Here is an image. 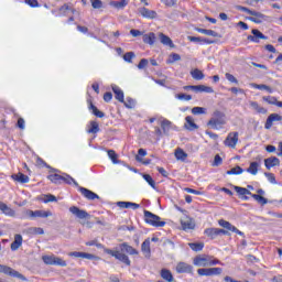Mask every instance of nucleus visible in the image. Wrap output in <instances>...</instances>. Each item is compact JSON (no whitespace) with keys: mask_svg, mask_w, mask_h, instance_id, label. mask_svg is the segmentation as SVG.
Masks as SVG:
<instances>
[{"mask_svg":"<svg viewBox=\"0 0 282 282\" xmlns=\"http://www.w3.org/2000/svg\"><path fill=\"white\" fill-rule=\"evenodd\" d=\"M193 264L197 268H208L210 265H224L219 259L215 258V256L208 254H199L196 256L193 260Z\"/></svg>","mask_w":282,"mask_h":282,"instance_id":"nucleus-1","label":"nucleus"},{"mask_svg":"<svg viewBox=\"0 0 282 282\" xmlns=\"http://www.w3.org/2000/svg\"><path fill=\"white\" fill-rule=\"evenodd\" d=\"M226 124V115L220 110H215L212 115V118L207 122V127L214 129L215 131H219L224 129Z\"/></svg>","mask_w":282,"mask_h":282,"instance_id":"nucleus-2","label":"nucleus"},{"mask_svg":"<svg viewBox=\"0 0 282 282\" xmlns=\"http://www.w3.org/2000/svg\"><path fill=\"white\" fill-rule=\"evenodd\" d=\"M144 221L145 224H149V226H153L154 228H164L166 226V221L160 220V216L149 212L144 210Z\"/></svg>","mask_w":282,"mask_h":282,"instance_id":"nucleus-3","label":"nucleus"},{"mask_svg":"<svg viewBox=\"0 0 282 282\" xmlns=\"http://www.w3.org/2000/svg\"><path fill=\"white\" fill-rule=\"evenodd\" d=\"M47 180H50V182L53 184H63L64 182L65 184H74L75 186H78V182H76V180L68 174H51L47 176Z\"/></svg>","mask_w":282,"mask_h":282,"instance_id":"nucleus-4","label":"nucleus"},{"mask_svg":"<svg viewBox=\"0 0 282 282\" xmlns=\"http://www.w3.org/2000/svg\"><path fill=\"white\" fill-rule=\"evenodd\" d=\"M159 123L161 124V129L160 127H154L155 135H158V138H162V133H164V135H169V132L173 127V122H171L169 119L164 117H161L159 119Z\"/></svg>","mask_w":282,"mask_h":282,"instance_id":"nucleus-5","label":"nucleus"},{"mask_svg":"<svg viewBox=\"0 0 282 282\" xmlns=\"http://www.w3.org/2000/svg\"><path fill=\"white\" fill-rule=\"evenodd\" d=\"M42 260L46 265H59L61 268H66L67 265V262L65 260L54 254L43 256Z\"/></svg>","mask_w":282,"mask_h":282,"instance_id":"nucleus-6","label":"nucleus"},{"mask_svg":"<svg viewBox=\"0 0 282 282\" xmlns=\"http://www.w3.org/2000/svg\"><path fill=\"white\" fill-rule=\"evenodd\" d=\"M106 254H110V257H115L118 261H121V263H126V265H131V260H129V256L118 251V250H111L106 249Z\"/></svg>","mask_w":282,"mask_h":282,"instance_id":"nucleus-7","label":"nucleus"},{"mask_svg":"<svg viewBox=\"0 0 282 282\" xmlns=\"http://www.w3.org/2000/svg\"><path fill=\"white\" fill-rule=\"evenodd\" d=\"M224 272L221 268H200L197 270L199 276H219Z\"/></svg>","mask_w":282,"mask_h":282,"instance_id":"nucleus-8","label":"nucleus"},{"mask_svg":"<svg viewBox=\"0 0 282 282\" xmlns=\"http://www.w3.org/2000/svg\"><path fill=\"white\" fill-rule=\"evenodd\" d=\"M239 142V132H229L224 141L225 147L229 149H235Z\"/></svg>","mask_w":282,"mask_h":282,"instance_id":"nucleus-9","label":"nucleus"},{"mask_svg":"<svg viewBox=\"0 0 282 282\" xmlns=\"http://www.w3.org/2000/svg\"><path fill=\"white\" fill-rule=\"evenodd\" d=\"M0 272H2V274H8L9 276H14L15 279H21L22 281H25V276H23V274L19 273L18 271L8 265L0 264Z\"/></svg>","mask_w":282,"mask_h":282,"instance_id":"nucleus-10","label":"nucleus"},{"mask_svg":"<svg viewBox=\"0 0 282 282\" xmlns=\"http://www.w3.org/2000/svg\"><path fill=\"white\" fill-rule=\"evenodd\" d=\"M185 90L192 89V91L196 93H205V94H214L215 89L210 86H205V85H197V86H184Z\"/></svg>","mask_w":282,"mask_h":282,"instance_id":"nucleus-11","label":"nucleus"},{"mask_svg":"<svg viewBox=\"0 0 282 282\" xmlns=\"http://www.w3.org/2000/svg\"><path fill=\"white\" fill-rule=\"evenodd\" d=\"M251 34L253 35H248V41H251V43H260V41H268V36H265L261 31L253 29L251 31Z\"/></svg>","mask_w":282,"mask_h":282,"instance_id":"nucleus-12","label":"nucleus"},{"mask_svg":"<svg viewBox=\"0 0 282 282\" xmlns=\"http://www.w3.org/2000/svg\"><path fill=\"white\" fill-rule=\"evenodd\" d=\"M26 215L29 217H31V219H34L36 217L46 219V217H52V212H50V210H28Z\"/></svg>","mask_w":282,"mask_h":282,"instance_id":"nucleus-13","label":"nucleus"},{"mask_svg":"<svg viewBox=\"0 0 282 282\" xmlns=\"http://www.w3.org/2000/svg\"><path fill=\"white\" fill-rule=\"evenodd\" d=\"M69 213L77 217V219H87L89 218V213H87L85 209H80L77 206L69 207Z\"/></svg>","mask_w":282,"mask_h":282,"instance_id":"nucleus-14","label":"nucleus"},{"mask_svg":"<svg viewBox=\"0 0 282 282\" xmlns=\"http://www.w3.org/2000/svg\"><path fill=\"white\" fill-rule=\"evenodd\" d=\"M177 274H191L193 272V265L186 262H178L175 268Z\"/></svg>","mask_w":282,"mask_h":282,"instance_id":"nucleus-15","label":"nucleus"},{"mask_svg":"<svg viewBox=\"0 0 282 282\" xmlns=\"http://www.w3.org/2000/svg\"><path fill=\"white\" fill-rule=\"evenodd\" d=\"M256 160L257 161L251 162L247 169V173H250V175H257V173H259V169H261V156H257Z\"/></svg>","mask_w":282,"mask_h":282,"instance_id":"nucleus-16","label":"nucleus"},{"mask_svg":"<svg viewBox=\"0 0 282 282\" xmlns=\"http://www.w3.org/2000/svg\"><path fill=\"white\" fill-rule=\"evenodd\" d=\"M282 121V116L279 113H271L264 123V129H272V126L274 122H281Z\"/></svg>","mask_w":282,"mask_h":282,"instance_id":"nucleus-17","label":"nucleus"},{"mask_svg":"<svg viewBox=\"0 0 282 282\" xmlns=\"http://www.w3.org/2000/svg\"><path fill=\"white\" fill-rule=\"evenodd\" d=\"M219 226H221V228H225L226 230H229L230 232H236V235H240L243 236V234L237 229V227H235L232 224H230L228 220H224L220 219L218 220Z\"/></svg>","mask_w":282,"mask_h":282,"instance_id":"nucleus-18","label":"nucleus"},{"mask_svg":"<svg viewBox=\"0 0 282 282\" xmlns=\"http://www.w3.org/2000/svg\"><path fill=\"white\" fill-rule=\"evenodd\" d=\"M249 21L258 24L263 23L264 21H268V15L261 12L253 11V13H251V17L249 18Z\"/></svg>","mask_w":282,"mask_h":282,"instance_id":"nucleus-19","label":"nucleus"},{"mask_svg":"<svg viewBox=\"0 0 282 282\" xmlns=\"http://www.w3.org/2000/svg\"><path fill=\"white\" fill-rule=\"evenodd\" d=\"M0 213L7 217H17V212H14V209L3 202H0Z\"/></svg>","mask_w":282,"mask_h":282,"instance_id":"nucleus-20","label":"nucleus"},{"mask_svg":"<svg viewBox=\"0 0 282 282\" xmlns=\"http://www.w3.org/2000/svg\"><path fill=\"white\" fill-rule=\"evenodd\" d=\"M139 13L143 19H158V12L154 10H149L148 8H140Z\"/></svg>","mask_w":282,"mask_h":282,"instance_id":"nucleus-21","label":"nucleus"},{"mask_svg":"<svg viewBox=\"0 0 282 282\" xmlns=\"http://www.w3.org/2000/svg\"><path fill=\"white\" fill-rule=\"evenodd\" d=\"M79 193H82V195L89 200L100 199V196H98V194L85 187H79Z\"/></svg>","mask_w":282,"mask_h":282,"instance_id":"nucleus-22","label":"nucleus"},{"mask_svg":"<svg viewBox=\"0 0 282 282\" xmlns=\"http://www.w3.org/2000/svg\"><path fill=\"white\" fill-rule=\"evenodd\" d=\"M181 226L183 230H193L195 228V221L188 216L181 219Z\"/></svg>","mask_w":282,"mask_h":282,"instance_id":"nucleus-23","label":"nucleus"},{"mask_svg":"<svg viewBox=\"0 0 282 282\" xmlns=\"http://www.w3.org/2000/svg\"><path fill=\"white\" fill-rule=\"evenodd\" d=\"M281 161L276 156H271L264 160V166L270 171V169H274V166H279Z\"/></svg>","mask_w":282,"mask_h":282,"instance_id":"nucleus-24","label":"nucleus"},{"mask_svg":"<svg viewBox=\"0 0 282 282\" xmlns=\"http://www.w3.org/2000/svg\"><path fill=\"white\" fill-rule=\"evenodd\" d=\"M22 246H23V236L17 234L14 236L13 242L11 243L12 252H17V250H19Z\"/></svg>","mask_w":282,"mask_h":282,"instance_id":"nucleus-25","label":"nucleus"},{"mask_svg":"<svg viewBox=\"0 0 282 282\" xmlns=\"http://www.w3.org/2000/svg\"><path fill=\"white\" fill-rule=\"evenodd\" d=\"M184 127H185V129H187V131H195V130L199 129V127L197 126V123H195V120L191 116H187L185 118Z\"/></svg>","mask_w":282,"mask_h":282,"instance_id":"nucleus-26","label":"nucleus"},{"mask_svg":"<svg viewBox=\"0 0 282 282\" xmlns=\"http://www.w3.org/2000/svg\"><path fill=\"white\" fill-rule=\"evenodd\" d=\"M141 252L145 254V257H151V239L147 238L141 245Z\"/></svg>","mask_w":282,"mask_h":282,"instance_id":"nucleus-27","label":"nucleus"},{"mask_svg":"<svg viewBox=\"0 0 282 282\" xmlns=\"http://www.w3.org/2000/svg\"><path fill=\"white\" fill-rule=\"evenodd\" d=\"M159 39L162 45H166L167 47H175L173 40H171V37L165 35L164 33H159Z\"/></svg>","mask_w":282,"mask_h":282,"instance_id":"nucleus-28","label":"nucleus"},{"mask_svg":"<svg viewBox=\"0 0 282 282\" xmlns=\"http://www.w3.org/2000/svg\"><path fill=\"white\" fill-rule=\"evenodd\" d=\"M160 274H161V278L163 279V281H166V282L175 281V278H173V273L169 269H162Z\"/></svg>","mask_w":282,"mask_h":282,"instance_id":"nucleus-29","label":"nucleus"},{"mask_svg":"<svg viewBox=\"0 0 282 282\" xmlns=\"http://www.w3.org/2000/svg\"><path fill=\"white\" fill-rule=\"evenodd\" d=\"M120 250H121V252H127V254H139V252L135 250V248H133L132 246H130L127 242H123L120 245Z\"/></svg>","mask_w":282,"mask_h":282,"instance_id":"nucleus-30","label":"nucleus"},{"mask_svg":"<svg viewBox=\"0 0 282 282\" xmlns=\"http://www.w3.org/2000/svg\"><path fill=\"white\" fill-rule=\"evenodd\" d=\"M112 91L115 94L116 100H119V102H124V93L120 87L112 85Z\"/></svg>","mask_w":282,"mask_h":282,"instance_id":"nucleus-31","label":"nucleus"},{"mask_svg":"<svg viewBox=\"0 0 282 282\" xmlns=\"http://www.w3.org/2000/svg\"><path fill=\"white\" fill-rule=\"evenodd\" d=\"M117 206H119V208H132V210H138V208H140V204L131 202H118Z\"/></svg>","mask_w":282,"mask_h":282,"instance_id":"nucleus-32","label":"nucleus"},{"mask_svg":"<svg viewBox=\"0 0 282 282\" xmlns=\"http://www.w3.org/2000/svg\"><path fill=\"white\" fill-rule=\"evenodd\" d=\"M155 33L150 32L148 34H143V43L147 45H155Z\"/></svg>","mask_w":282,"mask_h":282,"instance_id":"nucleus-33","label":"nucleus"},{"mask_svg":"<svg viewBox=\"0 0 282 282\" xmlns=\"http://www.w3.org/2000/svg\"><path fill=\"white\" fill-rule=\"evenodd\" d=\"M234 189L240 197H242V199H248V196L245 195H252L251 192L246 187L234 186Z\"/></svg>","mask_w":282,"mask_h":282,"instance_id":"nucleus-34","label":"nucleus"},{"mask_svg":"<svg viewBox=\"0 0 282 282\" xmlns=\"http://www.w3.org/2000/svg\"><path fill=\"white\" fill-rule=\"evenodd\" d=\"M12 178L15 182H20V184H28V182H30V177L23 173H18L12 175Z\"/></svg>","mask_w":282,"mask_h":282,"instance_id":"nucleus-35","label":"nucleus"},{"mask_svg":"<svg viewBox=\"0 0 282 282\" xmlns=\"http://www.w3.org/2000/svg\"><path fill=\"white\" fill-rule=\"evenodd\" d=\"M204 235H206V237H209V239H215L219 237V231L218 228H207L204 230Z\"/></svg>","mask_w":282,"mask_h":282,"instance_id":"nucleus-36","label":"nucleus"},{"mask_svg":"<svg viewBox=\"0 0 282 282\" xmlns=\"http://www.w3.org/2000/svg\"><path fill=\"white\" fill-rule=\"evenodd\" d=\"M196 32H199V34H205L206 36H214V39H217L219 36V34L216 31L208 29L196 28Z\"/></svg>","mask_w":282,"mask_h":282,"instance_id":"nucleus-37","label":"nucleus"},{"mask_svg":"<svg viewBox=\"0 0 282 282\" xmlns=\"http://www.w3.org/2000/svg\"><path fill=\"white\" fill-rule=\"evenodd\" d=\"M174 155H175L176 160H178L180 162H185L186 158H188V154L180 148L175 150Z\"/></svg>","mask_w":282,"mask_h":282,"instance_id":"nucleus-38","label":"nucleus"},{"mask_svg":"<svg viewBox=\"0 0 282 282\" xmlns=\"http://www.w3.org/2000/svg\"><path fill=\"white\" fill-rule=\"evenodd\" d=\"M250 107L257 111V113H268V109L261 107L257 101H250Z\"/></svg>","mask_w":282,"mask_h":282,"instance_id":"nucleus-39","label":"nucleus"},{"mask_svg":"<svg viewBox=\"0 0 282 282\" xmlns=\"http://www.w3.org/2000/svg\"><path fill=\"white\" fill-rule=\"evenodd\" d=\"M188 247L194 252H202L204 250V242H189Z\"/></svg>","mask_w":282,"mask_h":282,"instance_id":"nucleus-40","label":"nucleus"},{"mask_svg":"<svg viewBox=\"0 0 282 282\" xmlns=\"http://www.w3.org/2000/svg\"><path fill=\"white\" fill-rule=\"evenodd\" d=\"M250 87H252L253 89H260V90H264L268 91L269 94H272V89L270 88V86L264 85V84H250Z\"/></svg>","mask_w":282,"mask_h":282,"instance_id":"nucleus-41","label":"nucleus"},{"mask_svg":"<svg viewBox=\"0 0 282 282\" xmlns=\"http://www.w3.org/2000/svg\"><path fill=\"white\" fill-rule=\"evenodd\" d=\"M89 110L91 111V113H94V116H96L97 118H105V112L98 110V108L96 106H94V104H89Z\"/></svg>","mask_w":282,"mask_h":282,"instance_id":"nucleus-42","label":"nucleus"},{"mask_svg":"<svg viewBox=\"0 0 282 282\" xmlns=\"http://www.w3.org/2000/svg\"><path fill=\"white\" fill-rule=\"evenodd\" d=\"M191 76L194 80H204V73L197 68L191 72Z\"/></svg>","mask_w":282,"mask_h":282,"instance_id":"nucleus-43","label":"nucleus"},{"mask_svg":"<svg viewBox=\"0 0 282 282\" xmlns=\"http://www.w3.org/2000/svg\"><path fill=\"white\" fill-rule=\"evenodd\" d=\"M129 4L128 0H120V1H113L111 2V6L113 8H117L118 10H122V8H126V6Z\"/></svg>","mask_w":282,"mask_h":282,"instance_id":"nucleus-44","label":"nucleus"},{"mask_svg":"<svg viewBox=\"0 0 282 282\" xmlns=\"http://www.w3.org/2000/svg\"><path fill=\"white\" fill-rule=\"evenodd\" d=\"M251 197L258 202V204H261L262 206H265L268 204V198L259 195V194H251Z\"/></svg>","mask_w":282,"mask_h":282,"instance_id":"nucleus-45","label":"nucleus"},{"mask_svg":"<svg viewBox=\"0 0 282 282\" xmlns=\"http://www.w3.org/2000/svg\"><path fill=\"white\" fill-rule=\"evenodd\" d=\"M177 61H182V56H180V54L177 53H172L169 57V59L166 61L167 65H173V63L177 62Z\"/></svg>","mask_w":282,"mask_h":282,"instance_id":"nucleus-46","label":"nucleus"},{"mask_svg":"<svg viewBox=\"0 0 282 282\" xmlns=\"http://www.w3.org/2000/svg\"><path fill=\"white\" fill-rule=\"evenodd\" d=\"M241 173H243V169L239 165L227 171V175H241Z\"/></svg>","mask_w":282,"mask_h":282,"instance_id":"nucleus-47","label":"nucleus"},{"mask_svg":"<svg viewBox=\"0 0 282 282\" xmlns=\"http://www.w3.org/2000/svg\"><path fill=\"white\" fill-rule=\"evenodd\" d=\"M100 131V126L96 121H90L88 133H98Z\"/></svg>","mask_w":282,"mask_h":282,"instance_id":"nucleus-48","label":"nucleus"},{"mask_svg":"<svg viewBox=\"0 0 282 282\" xmlns=\"http://www.w3.org/2000/svg\"><path fill=\"white\" fill-rule=\"evenodd\" d=\"M108 156L111 160L112 164H120V161H118V154L113 150H108Z\"/></svg>","mask_w":282,"mask_h":282,"instance_id":"nucleus-49","label":"nucleus"},{"mask_svg":"<svg viewBox=\"0 0 282 282\" xmlns=\"http://www.w3.org/2000/svg\"><path fill=\"white\" fill-rule=\"evenodd\" d=\"M192 113H193V116H204V115H206V108H204V107H194L192 109Z\"/></svg>","mask_w":282,"mask_h":282,"instance_id":"nucleus-50","label":"nucleus"},{"mask_svg":"<svg viewBox=\"0 0 282 282\" xmlns=\"http://www.w3.org/2000/svg\"><path fill=\"white\" fill-rule=\"evenodd\" d=\"M143 180H145V182L149 184V186H151V188L155 189V181L153 180V177L149 174H143L142 175Z\"/></svg>","mask_w":282,"mask_h":282,"instance_id":"nucleus-51","label":"nucleus"},{"mask_svg":"<svg viewBox=\"0 0 282 282\" xmlns=\"http://www.w3.org/2000/svg\"><path fill=\"white\" fill-rule=\"evenodd\" d=\"M59 12L62 14H67V12H72V14H74V12H76V10H74L72 7H69V4H64L59 8Z\"/></svg>","mask_w":282,"mask_h":282,"instance_id":"nucleus-52","label":"nucleus"},{"mask_svg":"<svg viewBox=\"0 0 282 282\" xmlns=\"http://www.w3.org/2000/svg\"><path fill=\"white\" fill-rule=\"evenodd\" d=\"M225 78L229 82L232 83L234 85H239V79H237V77H235V75L230 74V73H226L225 74Z\"/></svg>","mask_w":282,"mask_h":282,"instance_id":"nucleus-53","label":"nucleus"},{"mask_svg":"<svg viewBox=\"0 0 282 282\" xmlns=\"http://www.w3.org/2000/svg\"><path fill=\"white\" fill-rule=\"evenodd\" d=\"M133 58H135V53L133 52H128L123 55V61H126V63H133Z\"/></svg>","mask_w":282,"mask_h":282,"instance_id":"nucleus-54","label":"nucleus"},{"mask_svg":"<svg viewBox=\"0 0 282 282\" xmlns=\"http://www.w3.org/2000/svg\"><path fill=\"white\" fill-rule=\"evenodd\" d=\"M175 98H177V100H193V96L186 94H176Z\"/></svg>","mask_w":282,"mask_h":282,"instance_id":"nucleus-55","label":"nucleus"},{"mask_svg":"<svg viewBox=\"0 0 282 282\" xmlns=\"http://www.w3.org/2000/svg\"><path fill=\"white\" fill-rule=\"evenodd\" d=\"M262 100L264 102H268V105H276V97L267 96V97H262Z\"/></svg>","mask_w":282,"mask_h":282,"instance_id":"nucleus-56","label":"nucleus"},{"mask_svg":"<svg viewBox=\"0 0 282 282\" xmlns=\"http://www.w3.org/2000/svg\"><path fill=\"white\" fill-rule=\"evenodd\" d=\"M91 6L95 10H100L102 8V1L101 0H90Z\"/></svg>","mask_w":282,"mask_h":282,"instance_id":"nucleus-57","label":"nucleus"},{"mask_svg":"<svg viewBox=\"0 0 282 282\" xmlns=\"http://www.w3.org/2000/svg\"><path fill=\"white\" fill-rule=\"evenodd\" d=\"M44 202L45 204H48V202H57L56 196L52 195V194H47L44 196Z\"/></svg>","mask_w":282,"mask_h":282,"instance_id":"nucleus-58","label":"nucleus"},{"mask_svg":"<svg viewBox=\"0 0 282 282\" xmlns=\"http://www.w3.org/2000/svg\"><path fill=\"white\" fill-rule=\"evenodd\" d=\"M265 177L271 184H276V177H274V174L272 173H264Z\"/></svg>","mask_w":282,"mask_h":282,"instance_id":"nucleus-59","label":"nucleus"},{"mask_svg":"<svg viewBox=\"0 0 282 282\" xmlns=\"http://www.w3.org/2000/svg\"><path fill=\"white\" fill-rule=\"evenodd\" d=\"M124 105L128 109H133L135 107V101L131 98H128Z\"/></svg>","mask_w":282,"mask_h":282,"instance_id":"nucleus-60","label":"nucleus"},{"mask_svg":"<svg viewBox=\"0 0 282 282\" xmlns=\"http://www.w3.org/2000/svg\"><path fill=\"white\" fill-rule=\"evenodd\" d=\"M149 65V59L142 58L140 63L138 64V69H144Z\"/></svg>","mask_w":282,"mask_h":282,"instance_id":"nucleus-61","label":"nucleus"},{"mask_svg":"<svg viewBox=\"0 0 282 282\" xmlns=\"http://www.w3.org/2000/svg\"><path fill=\"white\" fill-rule=\"evenodd\" d=\"M82 259H88L89 261H93V259H100L91 253H87V252H84L83 256H82Z\"/></svg>","mask_w":282,"mask_h":282,"instance_id":"nucleus-62","label":"nucleus"},{"mask_svg":"<svg viewBox=\"0 0 282 282\" xmlns=\"http://www.w3.org/2000/svg\"><path fill=\"white\" fill-rule=\"evenodd\" d=\"M25 3L30 6V8H39V0H25Z\"/></svg>","mask_w":282,"mask_h":282,"instance_id":"nucleus-63","label":"nucleus"},{"mask_svg":"<svg viewBox=\"0 0 282 282\" xmlns=\"http://www.w3.org/2000/svg\"><path fill=\"white\" fill-rule=\"evenodd\" d=\"M163 3L166 8H173V6H176L177 0H163Z\"/></svg>","mask_w":282,"mask_h":282,"instance_id":"nucleus-64","label":"nucleus"}]
</instances>
